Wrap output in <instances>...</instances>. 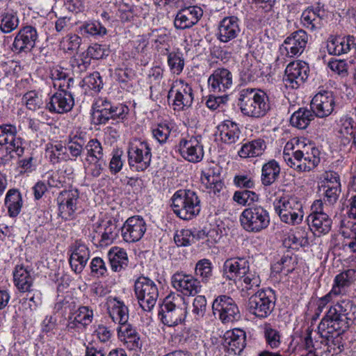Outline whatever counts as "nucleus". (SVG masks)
<instances>
[{
  "label": "nucleus",
  "mask_w": 356,
  "mask_h": 356,
  "mask_svg": "<svg viewBox=\"0 0 356 356\" xmlns=\"http://www.w3.org/2000/svg\"><path fill=\"white\" fill-rule=\"evenodd\" d=\"M275 297L272 290L261 289L252 294L248 299V312L259 318H267L273 311Z\"/></svg>",
  "instance_id": "obj_9"
},
{
  "label": "nucleus",
  "mask_w": 356,
  "mask_h": 356,
  "mask_svg": "<svg viewBox=\"0 0 356 356\" xmlns=\"http://www.w3.org/2000/svg\"><path fill=\"white\" fill-rule=\"evenodd\" d=\"M38 38V35L35 27L24 26L15 35L12 44V50L17 54L29 53L35 47Z\"/></svg>",
  "instance_id": "obj_16"
},
{
  "label": "nucleus",
  "mask_w": 356,
  "mask_h": 356,
  "mask_svg": "<svg viewBox=\"0 0 356 356\" xmlns=\"http://www.w3.org/2000/svg\"><path fill=\"white\" fill-rule=\"evenodd\" d=\"M85 149L87 154L86 161L102 160L104 156L103 147L97 139H91L86 144Z\"/></svg>",
  "instance_id": "obj_45"
},
{
  "label": "nucleus",
  "mask_w": 356,
  "mask_h": 356,
  "mask_svg": "<svg viewBox=\"0 0 356 356\" xmlns=\"http://www.w3.org/2000/svg\"><path fill=\"white\" fill-rule=\"evenodd\" d=\"M46 154L52 164L72 159L67 152L65 146H63L60 143L47 144Z\"/></svg>",
  "instance_id": "obj_39"
},
{
  "label": "nucleus",
  "mask_w": 356,
  "mask_h": 356,
  "mask_svg": "<svg viewBox=\"0 0 356 356\" xmlns=\"http://www.w3.org/2000/svg\"><path fill=\"white\" fill-rule=\"evenodd\" d=\"M93 318V311L87 306L79 307L75 313L74 321L68 323V328L72 329L80 324L83 327L91 323Z\"/></svg>",
  "instance_id": "obj_42"
},
{
  "label": "nucleus",
  "mask_w": 356,
  "mask_h": 356,
  "mask_svg": "<svg viewBox=\"0 0 356 356\" xmlns=\"http://www.w3.org/2000/svg\"><path fill=\"white\" fill-rule=\"evenodd\" d=\"M289 145V143H286L283 152V158L289 167L298 172H306L314 168L319 163V151L316 147H312L311 153L307 152L305 154L301 150H296L291 155L286 152ZM291 146L292 147L291 144Z\"/></svg>",
  "instance_id": "obj_6"
},
{
  "label": "nucleus",
  "mask_w": 356,
  "mask_h": 356,
  "mask_svg": "<svg viewBox=\"0 0 356 356\" xmlns=\"http://www.w3.org/2000/svg\"><path fill=\"white\" fill-rule=\"evenodd\" d=\"M265 343L273 350L278 349L282 344V334L275 325L265 323L261 326Z\"/></svg>",
  "instance_id": "obj_36"
},
{
  "label": "nucleus",
  "mask_w": 356,
  "mask_h": 356,
  "mask_svg": "<svg viewBox=\"0 0 356 356\" xmlns=\"http://www.w3.org/2000/svg\"><path fill=\"white\" fill-rule=\"evenodd\" d=\"M180 84L175 93L173 106L175 110L184 111L191 106L194 97L193 89L188 83L181 81Z\"/></svg>",
  "instance_id": "obj_29"
},
{
  "label": "nucleus",
  "mask_w": 356,
  "mask_h": 356,
  "mask_svg": "<svg viewBox=\"0 0 356 356\" xmlns=\"http://www.w3.org/2000/svg\"><path fill=\"white\" fill-rule=\"evenodd\" d=\"M146 231V223L139 216L129 218L122 227L123 239L128 243L138 241Z\"/></svg>",
  "instance_id": "obj_20"
},
{
  "label": "nucleus",
  "mask_w": 356,
  "mask_h": 356,
  "mask_svg": "<svg viewBox=\"0 0 356 356\" xmlns=\"http://www.w3.org/2000/svg\"><path fill=\"white\" fill-rule=\"evenodd\" d=\"M23 100L27 108L31 111H35L37 108H40L42 103L41 99L36 92L33 90L26 92L23 97Z\"/></svg>",
  "instance_id": "obj_59"
},
{
  "label": "nucleus",
  "mask_w": 356,
  "mask_h": 356,
  "mask_svg": "<svg viewBox=\"0 0 356 356\" xmlns=\"http://www.w3.org/2000/svg\"><path fill=\"white\" fill-rule=\"evenodd\" d=\"M240 222L245 231L258 233L269 226V213L261 206L253 205L243 210L240 216Z\"/></svg>",
  "instance_id": "obj_4"
},
{
  "label": "nucleus",
  "mask_w": 356,
  "mask_h": 356,
  "mask_svg": "<svg viewBox=\"0 0 356 356\" xmlns=\"http://www.w3.org/2000/svg\"><path fill=\"white\" fill-rule=\"evenodd\" d=\"M246 334L240 329L228 331L225 334V346L234 355L240 354L246 345Z\"/></svg>",
  "instance_id": "obj_30"
},
{
  "label": "nucleus",
  "mask_w": 356,
  "mask_h": 356,
  "mask_svg": "<svg viewBox=\"0 0 356 356\" xmlns=\"http://www.w3.org/2000/svg\"><path fill=\"white\" fill-rule=\"evenodd\" d=\"M118 12L122 21H129L134 17V6L130 0H122L119 3Z\"/></svg>",
  "instance_id": "obj_54"
},
{
  "label": "nucleus",
  "mask_w": 356,
  "mask_h": 356,
  "mask_svg": "<svg viewBox=\"0 0 356 356\" xmlns=\"http://www.w3.org/2000/svg\"><path fill=\"white\" fill-rule=\"evenodd\" d=\"M238 105L246 116L262 118L270 109L267 94L258 88H245L240 91Z\"/></svg>",
  "instance_id": "obj_2"
},
{
  "label": "nucleus",
  "mask_w": 356,
  "mask_h": 356,
  "mask_svg": "<svg viewBox=\"0 0 356 356\" xmlns=\"http://www.w3.org/2000/svg\"><path fill=\"white\" fill-rule=\"evenodd\" d=\"M335 101L332 93L324 90L318 92L312 99L310 107L316 117L323 118L329 116L334 111Z\"/></svg>",
  "instance_id": "obj_18"
},
{
  "label": "nucleus",
  "mask_w": 356,
  "mask_h": 356,
  "mask_svg": "<svg viewBox=\"0 0 356 356\" xmlns=\"http://www.w3.org/2000/svg\"><path fill=\"white\" fill-rule=\"evenodd\" d=\"M240 134L241 131L234 122L228 121L220 126V137L225 143H235L239 140Z\"/></svg>",
  "instance_id": "obj_41"
},
{
  "label": "nucleus",
  "mask_w": 356,
  "mask_h": 356,
  "mask_svg": "<svg viewBox=\"0 0 356 356\" xmlns=\"http://www.w3.org/2000/svg\"><path fill=\"white\" fill-rule=\"evenodd\" d=\"M90 65V60L86 56L85 53H82L78 58L71 60V65L74 72L82 73L87 70Z\"/></svg>",
  "instance_id": "obj_55"
},
{
  "label": "nucleus",
  "mask_w": 356,
  "mask_h": 356,
  "mask_svg": "<svg viewBox=\"0 0 356 356\" xmlns=\"http://www.w3.org/2000/svg\"><path fill=\"white\" fill-rule=\"evenodd\" d=\"M280 173L279 163L275 159L270 160L262 166L261 175L262 184L265 186L272 185L278 179Z\"/></svg>",
  "instance_id": "obj_35"
},
{
  "label": "nucleus",
  "mask_w": 356,
  "mask_h": 356,
  "mask_svg": "<svg viewBox=\"0 0 356 356\" xmlns=\"http://www.w3.org/2000/svg\"><path fill=\"white\" fill-rule=\"evenodd\" d=\"M209 86L213 92H225L232 84V73L225 68H218L208 79Z\"/></svg>",
  "instance_id": "obj_26"
},
{
  "label": "nucleus",
  "mask_w": 356,
  "mask_h": 356,
  "mask_svg": "<svg viewBox=\"0 0 356 356\" xmlns=\"http://www.w3.org/2000/svg\"><path fill=\"white\" fill-rule=\"evenodd\" d=\"M111 307L108 308V313L112 320L122 325L127 323L129 319V310L123 302L116 298L110 301Z\"/></svg>",
  "instance_id": "obj_34"
},
{
  "label": "nucleus",
  "mask_w": 356,
  "mask_h": 356,
  "mask_svg": "<svg viewBox=\"0 0 356 356\" xmlns=\"http://www.w3.org/2000/svg\"><path fill=\"white\" fill-rule=\"evenodd\" d=\"M92 113L95 124H105L109 120H122L126 118L129 108L122 104H113L107 99H99L96 104Z\"/></svg>",
  "instance_id": "obj_7"
},
{
  "label": "nucleus",
  "mask_w": 356,
  "mask_h": 356,
  "mask_svg": "<svg viewBox=\"0 0 356 356\" xmlns=\"http://www.w3.org/2000/svg\"><path fill=\"white\" fill-rule=\"evenodd\" d=\"M266 149V144L264 140L257 138L244 143L238 154L241 158L257 157L263 154Z\"/></svg>",
  "instance_id": "obj_31"
},
{
  "label": "nucleus",
  "mask_w": 356,
  "mask_h": 356,
  "mask_svg": "<svg viewBox=\"0 0 356 356\" xmlns=\"http://www.w3.org/2000/svg\"><path fill=\"white\" fill-rule=\"evenodd\" d=\"M168 63L174 74H179L184 69V59L180 53L170 52L168 56Z\"/></svg>",
  "instance_id": "obj_51"
},
{
  "label": "nucleus",
  "mask_w": 356,
  "mask_h": 356,
  "mask_svg": "<svg viewBox=\"0 0 356 356\" xmlns=\"http://www.w3.org/2000/svg\"><path fill=\"white\" fill-rule=\"evenodd\" d=\"M172 286L184 296H195L200 292V282L191 275L175 273L171 279Z\"/></svg>",
  "instance_id": "obj_19"
},
{
  "label": "nucleus",
  "mask_w": 356,
  "mask_h": 356,
  "mask_svg": "<svg viewBox=\"0 0 356 356\" xmlns=\"http://www.w3.org/2000/svg\"><path fill=\"white\" fill-rule=\"evenodd\" d=\"M355 306L349 299H343L331 306L325 316L318 324V331L322 339L327 341L334 339L337 333L338 337L347 330L350 323L356 319Z\"/></svg>",
  "instance_id": "obj_1"
},
{
  "label": "nucleus",
  "mask_w": 356,
  "mask_h": 356,
  "mask_svg": "<svg viewBox=\"0 0 356 356\" xmlns=\"http://www.w3.org/2000/svg\"><path fill=\"white\" fill-rule=\"evenodd\" d=\"M5 204L10 217H16L22 207V198L17 189H10L7 192L5 198Z\"/></svg>",
  "instance_id": "obj_40"
},
{
  "label": "nucleus",
  "mask_w": 356,
  "mask_h": 356,
  "mask_svg": "<svg viewBox=\"0 0 356 356\" xmlns=\"http://www.w3.org/2000/svg\"><path fill=\"white\" fill-rule=\"evenodd\" d=\"M309 71L307 63L304 61L290 63L285 69L283 81L286 88H298L308 78Z\"/></svg>",
  "instance_id": "obj_12"
},
{
  "label": "nucleus",
  "mask_w": 356,
  "mask_h": 356,
  "mask_svg": "<svg viewBox=\"0 0 356 356\" xmlns=\"http://www.w3.org/2000/svg\"><path fill=\"white\" fill-rule=\"evenodd\" d=\"M207 310V300L204 296H197L193 302L191 315L195 321H200L205 315Z\"/></svg>",
  "instance_id": "obj_47"
},
{
  "label": "nucleus",
  "mask_w": 356,
  "mask_h": 356,
  "mask_svg": "<svg viewBox=\"0 0 356 356\" xmlns=\"http://www.w3.org/2000/svg\"><path fill=\"white\" fill-rule=\"evenodd\" d=\"M151 147L147 142H140L138 145L131 146L128 151V162L131 168L136 171H144L152 161Z\"/></svg>",
  "instance_id": "obj_13"
},
{
  "label": "nucleus",
  "mask_w": 356,
  "mask_h": 356,
  "mask_svg": "<svg viewBox=\"0 0 356 356\" xmlns=\"http://www.w3.org/2000/svg\"><path fill=\"white\" fill-rule=\"evenodd\" d=\"M307 222L311 231L318 236L328 233L331 229L332 220L325 213L309 214Z\"/></svg>",
  "instance_id": "obj_28"
},
{
  "label": "nucleus",
  "mask_w": 356,
  "mask_h": 356,
  "mask_svg": "<svg viewBox=\"0 0 356 356\" xmlns=\"http://www.w3.org/2000/svg\"><path fill=\"white\" fill-rule=\"evenodd\" d=\"M258 199L257 194L249 190L236 191L233 195L234 201L243 206L250 205L251 203L257 201Z\"/></svg>",
  "instance_id": "obj_49"
},
{
  "label": "nucleus",
  "mask_w": 356,
  "mask_h": 356,
  "mask_svg": "<svg viewBox=\"0 0 356 356\" xmlns=\"http://www.w3.org/2000/svg\"><path fill=\"white\" fill-rule=\"evenodd\" d=\"M176 3L177 7L181 8L174 21V25L177 29H186L193 26L203 15L200 7L183 6L179 1H177Z\"/></svg>",
  "instance_id": "obj_15"
},
{
  "label": "nucleus",
  "mask_w": 356,
  "mask_h": 356,
  "mask_svg": "<svg viewBox=\"0 0 356 356\" xmlns=\"http://www.w3.org/2000/svg\"><path fill=\"white\" fill-rule=\"evenodd\" d=\"M181 299L179 295L170 294L163 300L159 316L164 325L175 326L185 319L186 307H182L178 304Z\"/></svg>",
  "instance_id": "obj_10"
},
{
  "label": "nucleus",
  "mask_w": 356,
  "mask_h": 356,
  "mask_svg": "<svg viewBox=\"0 0 356 356\" xmlns=\"http://www.w3.org/2000/svg\"><path fill=\"white\" fill-rule=\"evenodd\" d=\"M274 208L281 220L285 223L295 225L302 221V204L296 196L282 197L276 200Z\"/></svg>",
  "instance_id": "obj_5"
},
{
  "label": "nucleus",
  "mask_w": 356,
  "mask_h": 356,
  "mask_svg": "<svg viewBox=\"0 0 356 356\" xmlns=\"http://www.w3.org/2000/svg\"><path fill=\"white\" fill-rule=\"evenodd\" d=\"M335 186L329 185H323V189L324 191L323 200L325 203L330 205L335 204L339 198L341 193V186H338L337 184H334Z\"/></svg>",
  "instance_id": "obj_53"
},
{
  "label": "nucleus",
  "mask_w": 356,
  "mask_h": 356,
  "mask_svg": "<svg viewBox=\"0 0 356 356\" xmlns=\"http://www.w3.org/2000/svg\"><path fill=\"white\" fill-rule=\"evenodd\" d=\"M59 216L65 220L70 219L78 209L79 204V191L71 188L61 191L57 198Z\"/></svg>",
  "instance_id": "obj_14"
},
{
  "label": "nucleus",
  "mask_w": 356,
  "mask_h": 356,
  "mask_svg": "<svg viewBox=\"0 0 356 356\" xmlns=\"http://www.w3.org/2000/svg\"><path fill=\"white\" fill-rule=\"evenodd\" d=\"M288 240L291 242V245L296 246L302 247L308 243L307 233L302 229H298L294 234H290Z\"/></svg>",
  "instance_id": "obj_63"
},
{
  "label": "nucleus",
  "mask_w": 356,
  "mask_h": 356,
  "mask_svg": "<svg viewBox=\"0 0 356 356\" xmlns=\"http://www.w3.org/2000/svg\"><path fill=\"white\" fill-rule=\"evenodd\" d=\"M241 33L239 19L236 16L225 17L218 24L217 38L221 42H228Z\"/></svg>",
  "instance_id": "obj_21"
},
{
  "label": "nucleus",
  "mask_w": 356,
  "mask_h": 356,
  "mask_svg": "<svg viewBox=\"0 0 356 356\" xmlns=\"http://www.w3.org/2000/svg\"><path fill=\"white\" fill-rule=\"evenodd\" d=\"M108 257L111 269L114 272H120L128 266V257L126 251L119 247L112 248L108 253Z\"/></svg>",
  "instance_id": "obj_32"
},
{
  "label": "nucleus",
  "mask_w": 356,
  "mask_h": 356,
  "mask_svg": "<svg viewBox=\"0 0 356 356\" xmlns=\"http://www.w3.org/2000/svg\"><path fill=\"white\" fill-rule=\"evenodd\" d=\"M213 313L218 314L223 323H232L241 318V314L235 301L229 296H219L212 305Z\"/></svg>",
  "instance_id": "obj_11"
},
{
  "label": "nucleus",
  "mask_w": 356,
  "mask_h": 356,
  "mask_svg": "<svg viewBox=\"0 0 356 356\" xmlns=\"http://www.w3.org/2000/svg\"><path fill=\"white\" fill-rule=\"evenodd\" d=\"M72 252L70 257V264L76 273H80L90 259V250L81 241H76L72 246Z\"/></svg>",
  "instance_id": "obj_25"
},
{
  "label": "nucleus",
  "mask_w": 356,
  "mask_h": 356,
  "mask_svg": "<svg viewBox=\"0 0 356 356\" xmlns=\"http://www.w3.org/2000/svg\"><path fill=\"white\" fill-rule=\"evenodd\" d=\"M14 282L22 292L30 291L33 285V277L30 272L22 266H17L13 273Z\"/></svg>",
  "instance_id": "obj_38"
},
{
  "label": "nucleus",
  "mask_w": 356,
  "mask_h": 356,
  "mask_svg": "<svg viewBox=\"0 0 356 356\" xmlns=\"http://www.w3.org/2000/svg\"><path fill=\"white\" fill-rule=\"evenodd\" d=\"M356 271L353 269H348L338 274L334 280L332 289V293L338 296L342 293L344 289L349 286L355 280Z\"/></svg>",
  "instance_id": "obj_37"
},
{
  "label": "nucleus",
  "mask_w": 356,
  "mask_h": 356,
  "mask_svg": "<svg viewBox=\"0 0 356 356\" xmlns=\"http://www.w3.org/2000/svg\"><path fill=\"white\" fill-rule=\"evenodd\" d=\"M90 269L92 275L97 277L106 276L107 274L105 262L100 257H95L92 259Z\"/></svg>",
  "instance_id": "obj_57"
},
{
  "label": "nucleus",
  "mask_w": 356,
  "mask_h": 356,
  "mask_svg": "<svg viewBox=\"0 0 356 356\" xmlns=\"http://www.w3.org/2000/svg\"><path fill=\"white\" fill-rule=\"evenodd\" d=\"M74 104L72 92L59 90L54 94L46 108L52 113H64L72 110Z\"/></svg>",
  "instance_id": "obj_23"
},
{
  "label": "nucleus",
  "mask_w": 356,
  "mask_h": 356,
  "mask_svg": "<svg viewBox=\"0 0 356 356\" xmlns=\"http://www.w3.org/2000/svg\"><path fill=\"white\" fill-rule=\"evenodd\" d=\"M201 136H192L188 139L183 138L179 143V152L186 161L197 163L204 157V149Z\"/></svg>",
  "instance_id": "obj_17"
},
{
  "label": "nucleus",
  "mask_w": 356,
  "mask_h": 356,
  "mask_svg": "<svg viewBox=\"0 0 356 356\" xmlns=\"http://www.w3.org/2000/svg\"><path fill=\"white\" fill-rule=\"evenodd\" d=\"M171 201L174 213L183 220H191L200 212V200L193 191L179 190L172 195Z\"/></svg>",
  "instance_id": "obj_3"
},
{
  "label": "nucleus",
  "mask_w": 356,
  "mask_h": 356,
  "mask_svg": "<svg viewBox=\"0 0 356 356\" xmlns=\"http://www.w3.org/2000/svg\"><path fill=\"white\" fill-rule=\"evenodd\" d=\"M85 31L91 35H104L106 33V29L99 22L87 23L83 27Z\"/></svg>",
  "instance_id": "obj_64"
},
{
  "label": "nucleus",
  "mask_w": 356,
  "mask_h": 356,
  "mask_svg": "<svg viewBox=\"0 0 356 356\" xmlns=\"http://www.w3.org/2000/svg\"><path fill=\"white\" fill-rule=\"evenodd\" d=\"M315 117L311 107L309 109L302 107L293 113L290 118V123L299 129H305L314 120Z\"/></svg>",
  "instance_id": "obj_33"
},
{
  "label": "nucleus",
  "mask_w": 356,
  "mask_h": 356,
  "mask_svg": "<svg viewBox=\"0 0 356 356\" xmlns=\"http://www.w3.org/2000/svg\"><path fill=\"white\" fill-rule=\"evenodd\" d=\"M83 144L74 140H70L65 145L67 152H69L70 157L72 160L75 161L76 159L80 156L83 152Z\"/></svg>",
  "instance_id": "obj_62"
},
{
  "label": "nucleus",
  "mask_w": 356,
  "mask_h": 356,
  "mask_svg": "<svg viewBox=\"0 0 356 356\" xmlns=\"http://www.w3.org/2000/svg\"><path fill=\"white\" fill-rule=\"evenodd\" d=\"M195 273L203 282H207L212 276V266L210 260L203 259L198 261L195 265Z\"/></svg>",
  "instance_id": "obj_46"
},
{
  "label": "nucleus",
  "mask_w": 356,
  "mask_h": 356,
  "mask_svg": "<svg viewBox=\"0 0 356 356\" xmlns=\"http://www.w3.org/2000/svg\"><path fill=\"white\" fill-rule=\"evenodd\" d=\"M88 165L85 167L88 175L92 177H98L102 174L105 162L102 160L86 161Z\"/></svg>",
  "instance_id": "obj_61"
},
{
  "label": "nucleus",
  "mask_w": 356,
  "mask_h": 356,
  "mask_svg": "<svg viewBox=\"0 0 356 356\" xmlns=\"http://www.w3.org/2000/svg\"><path fill=\"white\" fill-rule=\"evenodd\" d=\"M104 229V232L101 235V239L99 241L101 247L111 245L117 237L119 231L117 222L115 220L106 221Z\"/></svg>",
  "instance_id": "obj_43"
},
{
  "label": "nucleus",
  "mask_w": 356,
  "mask_h": 356,
  "mask_svg": "<svg viewBox=\"0 0 356 356\" xmlns=\"http://www.w3.org/2000/svg\"><path fill=\"white\" fill-rule=\"evenodd\" d=\"M19 25V18L15 13L4 12L0 17V30L3 33H9Z\"/></svg>",
  "instance_id": "obj_44"
},
{
  "label": "nucleus",
  "mask_w": 356,
  "mask_h": 356,
  "mask_svg": "<svg viewBox=\"0 0 356 356\" xmlns=\"http://www.w3.org/2000/svg\"><path fill=\"white\" fill-rule=\"evenodd\" d=\"M325 15V10L320 3L316 7L310 6L305 9L301 15L302 26L312 31L320 29L323 26V21Z\"/></svg>",
  "instance_id": "obj_24"
},
{
  "label": "nucleus",
  "mask_w": 356,
  "mask_h": 356,
  "mask_svg": "<svg viewBox=\"0 0 356 356\" xmlns=\"http://www.w3.org/2000/svg\"><path fill=\"white\" fill-rule=\"evenodd\" d=\"M134 292L140 307L150 312L159 298V289L155 282L147 277L140 276L134 283Z\"/></svg>",
  "instance_id": "obj_8"
},
{
  "label": "nucleus",
  "mask_w": 356,
  "mask_h": 356,
  "mask_svg": "<svg viewBox=\"0 0 356 356\" xmlns=\"http://www.w3.org/2000/svg\"><path fill=\"white\" fill-rule=\"evenodd\" d=\"M84 53L90 60H99L107 56L108 50L105 45L95 43L89 46Z\"/></svg>",
  "instance_id": "obj_52"
},
{
  "label": "nucleus",
  "mask_w": 356,
  "mask_h": 356,
  "mask_svg": "<svg viewBox=\"0 0 356 356\" xmlns=\"http://www.w3.org/2000/svg\"><path fill=\"white\" fill-rule=\"evenodd\" d=\"M235 264L236 262L233 258L227 259L224 263L222 270L223 277L227 280H234L239 276Z\"/></svg>",
  "instance_id": "obj_58"
},
{
  "label": "nucleus",
  "mask_w": 356,
  "mask_h": 356,
  "mask_svg": "<svg viewBox=\"0 0 356 356\" xmlns=\"http://www.w3.org/2000/svg\"><path fill=\"white\" fill-rule=\"evenodd\" d=\"M83 82L88 87L95 91H99L103 86V82L100 74L98 72H94L85 77Z\"/></svg>",
  "instance_id": "obj_56"
},
{
  "label": "nucleus",
  "mask_w": 356,
  "mask_h": 356,
  "mask_svg": "<svg viewBox=\"0 0 356 356\" xmlns=\"http://www.w3.org/2000/svg\"><path fill=\"white\" fill-rule=\"evenodd\" d=\"M170 129L167 124H159L158 126L153 129V136L161 143L166 142L170 134Z\"/></svg>",
  "instance_id": "obj_60"
},
{
  "label": "nucleus",
  "mask_w": 356,
  "mask_h": 356,
  "mask_svg": "<svg viewBox=\"0 0 356 356\" xmlns=\"http://www.w3.org/2000/svg\"><path fill=\"white\" fill-rule=\"evenodd\" d=\"M308 41V35L304 30H298L288 36L281 49L284 48L290 57L300 56L305 50Z\"/></svg>",
  "instance_id": "obj_22"
},
{
  "label": "nucleus",
  "mask_w": 356,
  "mask_h": 356,
  "mask_svg": "<svg viewBox=\"0 0 356 356\" xmlns=\"http://www.w3.org/2000/svg\"><path fill=\"white\" fill-rule=\"evenodd\" d=\"M174 241L178 247L189 246L194 243L193 232L191 229H181L175 233Z\"/></svg>",
  "instance_id": "obj_50"
},
{
  "label": "nucleus",
  "mask_w": 356,
  "mask_h": 356,
  "mask_svg": "<svg viewBox=\"0 0 356 356\" xmlns=\"http://www.w3.org/2000/svg\"><path fill=\"white\" fill-rule=\"evenodd\" d=\"M341 234L345 236L348 234L346 229H350L351 233L348 234V237L351 238V241L348 243V246L353 252H356V224L343 219L341 221Z\"/></svg>",
  "instance_id": "obj_48"
},
{
  "label": "nucleus",
  "mask_w": 356,
  "mask_h": 356,
  "mask_svg": "<svg viewBox=\"0 0 356 356\" xmlns=\"http://www.w3.org/2000/svg\"><path fill=\"white\" fill-rule=\"evenodd\" d=\"M17 128L12 124L0 125V145L9 144L10 149L16 152L17 154H22V140L17 137Z\"/></svg>",
  "instance_id": "obj_27"
}]
</instances>
